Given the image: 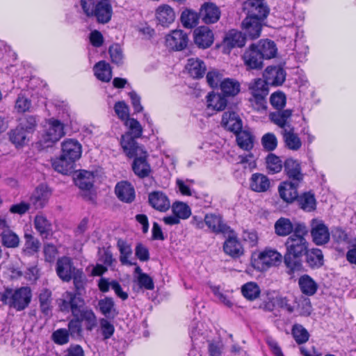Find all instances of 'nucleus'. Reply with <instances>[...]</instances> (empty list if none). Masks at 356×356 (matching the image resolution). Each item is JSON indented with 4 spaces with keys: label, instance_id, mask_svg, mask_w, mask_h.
Returning a JSON list of instances; mask_svg holds the SVG:
<instances>
[{
    "label": "nucleus",
    "instance_id": "338daca9",
    "mask_svg": "<svg viewBox=\"0 0 356 356\" xmlns=\"http://www.w3.org/2000/svg\"><path fill=\"white\" fill-rule=\"evenodd\" d=\"M136 281L140 289L152 290L154 288L153 280L147 274H141L140 276H136Z\"/></svg>",
    "mask_w": 356,
    "mask_h": 356
},
{
    "label": "nucleus",
    "instance_id": "8fccbe9b",
    "mask_svg": "<svg viewBox=\"0 0 356 356\" xmlns=\"http://www.w3.org/2000/svg\"><path fill=\"white\" fill-rule=\"evenodd\" d=\"M298 201L304 211H312L316 209V199L314 194L311 193H305L298 197Z\"/></svg>",
    "mask_w": 356,
    "mask_h": 356
},
{
    "label": "nucleus",
    "instance_id": "f8f14e48",
    "mask_svg": "<svg viewBox=\"0 0 356 356\" xmlns=\"http://www.w3.org/2000/svg\"><path fill=\"white\" fill-rule=\"evenodd\" d=\"M81 145L74 139H67L62 143L61 154L63 157L76 162L81 156Z\"/></svg>",
    "mask_w": 356,
    "mask_h": 356
},
{
    "label": "nucleus",
    "instance_id": "864d4df0",
    "mask_svg": "<svg viewBox=\"0 0 356 356\" xmlns=\"http://www.w3.org/2000/svg\"><path fill=\"white\" fill-rule=\"evenodd\" d=\"M266 167L269 173L275 174L282 170L283 164L280 157L270 154L266 158Z\"/></svg>",
    "mask_w": 356,
    "mask_h": 356
},
{
    "label": "nucleus",
    "instance_id": "bb28decb",
    "mask_svg": "<svg viewBox=\"0 0 356 356\" xmlns=\"http://www.w3.org/2000/svg\"><path fill=\"white\" fill-rule=\"evenodd\" d=\"M147 152L142 155L136 156L132 163V169L134 173L140 178L148 177L151 168L147 161Z\"/></svg>",
    "mask_w": 356,
    "mask_h": 356
},
{
    "label": "nucleus",
    "instance_id": "4c0bfd02",
    "mask_svg": "<svg viewBox=\"0 0 356 356\" xmlns=\"http://www.w3.org/2000/svg\"><path fill=\"white\" fill-rule=\"evenodd\" d=\"M34 227L41 236L47 238L52 231L51 223L42 214L37 215L34 219Z\"/></svg>",
    "mask_w": 356,
    "mask_h": 356
},
{
    "label": "nucleus",
    "instance_id": "c756f323",
    "mask_svg": "<svg viewBox=\"0 0 356 356\" xmlns=\"http://www.w3.org/2000/svg\"><path fill=\"white\" fill-rule=\"evenodd\" d=\"M274 228L279 236H290L296 231V223L293 225L290 219L280 218L275 222Z\"/></svg>",
    "mask_w": 356,
    "mask_h": 356
},
{
    "label": "nucleus",
    "instance_id": "2f4dec72",
    "mask_svg": "<svg viewBox=\"0 0 356 356\" xmlns=\"http://www.w3.org/2000/svg\"><path fill=\"white\" fill-rule=\"evenodd\" d=\"M257 49L264 59L274 58L277 54V49L275 42L270 40H261L255 43Z\"/></svg>",
    "mask_w": 356,
    "mask_h": 356
},
{
    "label": "nucleus",
    "instance_id": "a19ab883",
    "mask_svg": "<svg viewBox=\"0 0 356 356\" xmlns=\"http://www.w3.org/2000/svg\"><path fill=\"white\" fill-rule=\"evenodd\" d=\"M298 284L302 293L307 296L314 295L318 289L316 282L308 275H304L299 278Z\"/></svg>",
    "mask_w": 356,
    "mask_h": 356
},
{
    "label": "nucleus",
    "instance_id": "7ed1b4c3",
    "mask_svg": "<svg viewBox=\"0 0 356 356\" xmlns=\"http://www.w3.org/2000/svg\"><path fill=\"white\" fill-rule=\"evenodd\" d=\"M282 258L284 259V257L277 250L266 248L258 254L257 258L254 259L252 266L255 269L264 271L271 266L279 265Z\"/></svg>",
    "mask_w": 356,
    "mask_h": 356
},
{
    "label": "nucleus",
    "instance_id": "20e7f679",
    "mask_svg": "<svg viewBox=\"0 0 356 356\" xmlns=\"http://www.w3.org/2000/svg\"><path fill=\"white\" fill-rule=\"evenodd\" d=\"M57 302L61 312H71L73 316L77 315L80 312L81 307H83L85 304L81 294L72 291L63 293L61 298L57 300Z\"/></svg>",
    "mask_w": 356,
    "mask_h": 356
},
{
    "label": "nucleus",
    "instance_id": "412c9836",
    "mask_svg": "<svg viewBox=\"0 0 356 356\" xmlns=\"http://www.w3.org/2000/svg\"><path fill=\"white\" fill-rule=\"evenodd\" d=\"M50 196L51 191L48 187L40 185L33 193L30 202L35 209H42L47 204Z\"/></svg>",
    "mask_w": 356,
    "mask_h": 356
},
{
    "label": "nucleus",
    "instance_id": "ddd939ff",
    "mask_svg": "<svg viewBox=\"0 0 356 356\" xmlns=\"http://www.w3.org/2000/svg\"><path fill=\"white\" fill-rule=\"evenodd\" d=\"M193 38L195 44L202 49L209 47L213 42L212 31L205 26H202L195 29L193 31Z\"/></svg>",
    "mask_w": 356,
    "mask_h": 356
},
{
    "label": "nucleus",
    "instance_id": "1a4fd4ad",
    "mask_svg": "<svg viewBox=\"0 0 356 356\" xmlns=\"http://www.w3.org/2000/svg\"><path fill=\"white\" fill-rule=\"evenodd\" d=\"M223 235L226 237L223 245L224 252L232 257L241 256L243 254V248L234 230L230 229V232Z\"/></svg>",
    "mask_w": 356,
    "mask_h": 356
},
{
    "label": "nucleus",
    "instance_id": "393cba45",
    "mask_svg": "<svg viewBox=\"0 0 356 356\" xmlns=\"http://www.w3.org/2000/svg\"><path fill=\"white\" fill-rule=\"evenodd\" d=\"M222 125L227 130L235 134L242 129V122L236 113L225 112L222 118Z\"/></svg>",
    "mask_w": 356,
    "mask_h": 356
},
{
    "label": "nucleus",
    "instance_id": "4be33fe9",
    "mask_svg": "<svg viewBox=\"0 0 356 356\" xmlns=\"http://www.w3.org/2000/svg\"><path fill=\"white\" fill-rule=\"evenodd\" d=\"M112 13L111 0H102L96 3L93 15L99 22L105 24L111 20Z\"/></svg>",
    "mask_w": 356,
    "mask_h": 356
},
{
    "label": "nucleus",
    "instance_id": "f257e3e1",
    "mask_svg": "<svg viewBox=\"0 0 356 356\" xmlns=\"http://www.w3.org/2000/svg\"><path fill=\"white\" fill-rule=\"evenodd\" d=\"M308 229L304 223H296V231L286 240L284 245L286 252L284 255V261L287 268L293 270L298 260L307 253L309 243L306 236Z\"/></svg>",
    "mask_w": 356,
    "mask_h": 356
},
{
    "label": "nucleus",
    "instance_id": "c85d7f7f",
    "mask_svg": "<svg viewBox=\"0 0 356 356\" xmlns=\"http://www.w3.org/2000/svg\"><path fill=\"white\" fill-rule=\"evenodd\" d=\"M118 197L125 202H131L135 198V191L131 184L127 181L118 183L115 188Z\"/></svg>",
    "mask_w": 356,
    "mask_h": 356
},
{
    "label": "nucleus",
    "instance_id": "f03ea898",
    "mask_svg": "<svg viewBox=\"0 0 356 356\" xmlns=\"http://www.w3.org/2000/svg\"><path fill=\"white\" fill-rule=\"evenodd\" d=\"M32 291L29 286L17 289L7 288L1 294V300L17 312L25 309L31 303Z\"/></svg>",
    "mask_w": 356,
    "mask_h": 356
},
{
    "label": "nucleus",
    "instance_id": "a18cd8bd",
    "mask_svg": "<svg viewBox=\"0 0 356 356\" xmlns=\"http://www.w3.org/2000/svg\"><path fill=\"white\" fill-rule=\"evenodd\" d=\"M99 309L102 314L107 318L115 317L118 312L115 308V304L111 298H105L98 302Z\"/></svg>",
    "mask_w": 356,
    "mask_h": 356
},
{
    "label": "nucleus",
    "instance_id": "79ce46f5",
    "mask_svg": "<svg viewBox=\"0 0 356 356\" xmlns=\"http://www.w3.org/2000/svg\"><path fill=\"white\" fill-rule=\"evenodd\" d=\"M30 134L23 127L18 126L10 133V139L16 146L25 145L30 138Z\"/></svg>",
    "mask_w": 356,
    "mask_h": 356
},
{
    "label": "nucleus",
    "instance_id": "0eeeda50",
    "mask_svg": "<svg viewBox=\"0 0 356 356\" xmlns=\"http://www.w3.org/2000/svg\"><path fill=\"white\" fill-rule=\"evenodd\" d=\"M188 42V34L181 29L172 30L165 37V46L172 51H181L186 49Z\"/></svg>",
    "mask_w": 356,
    "mask_h": 356
},
{
    "label": "nucleus",
    "instance_id": "49530a36",
    "mask_svg": "<svg viewBox=\"0 0 356 356\" xmlns=\"http://www.w3.org/2000/svg\"><path fill=\"white\" fill-rule=\"evenodd\" d=\"M238 145L245 150L251 149L253 147V136L246 130H240L236 134Z\"/></svg>",
    "mask_w": 356,
    "mask_h": 356
},
{
    "label": "nucleus",
    "instance_id": "72a5a7b5",
    "mask_svg": "<svg viewBox=\"0 0 356 356\" xmlns=\"http://www.w3.org/2000/svg\"><path fill=\"white\" fill-rule=\"evenodd\" d=\"M52 166L56 171L63 175H68L74 170L75 162L63 157L61 154L58 158L54 160Z\"/></svg>",
    "mask_w": 356,
    "mask_h": 356
},
{
    "label": "nucleus",
    "instance_id": "b1692460",
    "mask_svg": "<svg viewBox=\"0 0 356 356\" xmlns=\"http://www.w3.org/2000/svg\"><path fill=\"white\" fill-rule=\"evenodd\" d=\"M264 77L268 85L278 86L284 82L286 72L284 68H266Z\"/></svg>",
    "mask_w": 356,
    "mask_h": 356
},
{
    "label": "nucleus",
    "instance_id": "ea45409f",
    "mask_svg": "<svg viewBox=\"0 0 356 356\" xmlns=\"http://www.w3.org/2000/svg\"><path fill=\"white\" fill-rule=\"evenodd\" d=\"M248 90L251 96H268L269 93L268 85L261 79H256L249 83Z\"/></svg>",
    "mask_w": 356,
    "mask_h": 356
},
{
    "label": "nucleus",
    "instance_id": "6e6d98bb",
    "mask_svg": "<svg viewBox=\"0 0 356 356\" xmlns=\"http://www.w3.org/2000/svg\"><path fill=\"white\" fill-rule=\"evenodd\" d=\"M193 184L194 180L193 179L179 178L176 179V186L183 195L192 196L193 195L194 191L191 188Z\"/></svg>",
    "mask_w": 356,
    "mask_h": 356
},
{
    "label": "nucleus",
    "instance_id": "37998d69",
    "mask_svg": "<svg viewBox=\"0 0 356 356\" xmlns=\"http://www.w3.org/2000/svg\"><path fill=\"white\" fill-rule=\"evenodd\" d=\"M241 293L247 300L252 301L259 298L261 289L256 282H249L241 286Z\"/></svg>",
    "mask_w": 356,
    "mask_h": 356
},
{
    "label": "nucleus",
    "instance_id": "4468645a",
    "mask_svg": "<svg viewBox=\"0 0 356 356\" xmlns=\"http://www.w3.org/2000/svg\"><path fill=\"white\" fill-rule=\"evenodd\" d=\"M200 15L202 20L205 24H214L219 20L220 11L215 3L205 2L200 7Z\"/></svg>",
    "mask_w": 356,
    "mask_h": 356
},
{
    "label": "nucleus",
    "instance_id": "c03bdc74",
    "mask_svg": "<svg viewBox=\"0 0 356 356\" xmlns=\"http://www.w3.org/2000/svg\"><path fill=\"white\" fill-rule=\"evenodd\" d=\"M74 316L80 321H85L88 330H91L97 324L95 313L92 309L85 308L84 306L81 307L80 312L77 315H74Z\"/></svg>",
    "mask_w": 356,
    "mask_h": 356
},
{
    "label": "nucleus",
    "instance_id": "c9c22d12",
    "mask_svg": "<svg viewBox=\"0 0 356 356\" xmlns=\"http://www.w3.org/2000/svg\"><path fill=\"white\" fill-rule=\"evenodd\" d=\"M304 256L306 257V263L312 268H319L323 265V254L318 248L308 249Z\"/></svg>",
    "mask_w": 356,
    "mask_h": 356
},
{
    "label": "nucleus",
    "instance_id": "e2e57ef3",
    "mask_svg": "<svg viewBox=\"0 0 356 356\" xmlns=\"http://www.w3.org/2000/svg\"><path fill=\"white\" fill-rule=\"evenodd\" d=\"M261 143L265 149L273 151L277 146V139L274 134L267 133L262 136Z\"/></svg>",
    "mask_w": 356,
    "mask_h": 356
},
{
    "label": "nucleus",
    "instance_id": "13d9d810",
    "mask_svg": "<svg viewBox=\"0 0 356 356\" xmlns=\"http://www.w3.org/2000/svg\"><path fill=\"white\" fill-rule=\"evenodd\" d=\"M3 244L7 248H16L19 245V238L17 234L10 231H4L1 234Z\"/></svg>",
    "mask_w": 356,
    "mask_h": 356
},
{
    "label": "nucleus",
    "instance_id": "473e14b6",
    "mask_svg": "<svg viewBox=\"0 0 356 356\" xmlns=\"http://www.w3.org/2000/svg\"><path fill=\"white\" fill-rule=\"evenodd\" d=\"M270 186V180L262 174H253L250 178V187L254 191L266 192L268 190Z\"/></svg>",
    "mask_w": 356,
    "mask_h": 356
},
{
    "label": "nucleus",
    "instance_id": "5701e85b",
    "mask_svg": "<svg viewBox=\"0 0 356 356\" xmlns=\"http://www.w3.org/2000/svg\"><path fill=\"white\" fill-rule=\"evenodd\" d=\"M255 43L252 44L244 52L243 59L248 67H262L264 58L257 49Z\"/></svg>",
    "mask_w": 356,
    "mask_h": 356
},
{
    "label": "nucleus",
    "instance_id": "cd10ccee",
    "mask_svg": "<svg viewBox=\"0 0 356 356\" xmlns=\"http://www.w3.org/2000/svg\"><path fill=\"white\" fill-rule=\"evenodd\" d=\"M245 39L246 38L241 32L232 29L226 33L223 45L228 49L242 47L245 44Z\"/></svg>",
    "mask_w": 356,
    "mask_h": 356
},
{
    "label": "nucleus",
    "instance_id": "39448f33",
    "mask_svg": "<svg viewBox=\"0 0 356 356\" xmlns=\"http://www.w3.org/2000/svg\"><path fill=\"white\" fill-rule=\"evenodd\" d=\"M64 135V124L58 120L50 118L46 122L42 140L47 146H50L58 141Z\"/></svg>",
    "mask_w": 356,
    "mask_h": 356
},
{
    "label": "nucleus",
    "instance_id": "aec40b11",
    "mask_svg": "<svg viewBox=\"0 0 356 356\" xmlns=\"http://www.w3.org/2000/svg\"><path fill=\"white\" fill-rule=\"evenodd\" d=\"M204 223L206 225L216 234H225L230 232V227L224 223L222 217L220 215L214 213H208L204 216Z\"/></svg>",
    "mask_w": 356,
    "mask_h": 356
},
{
    "label": "nucleus",
    "instance_id": "774afa93",
    "mask_svg": "<svg viewBox=\"0 0 356 356\" xmlns=\"http://www.w3.org/2000/svg\"><path fill=\"white\" fill-rule=\"evenodd\" d=\"M271 105L277 109H282L286 104V97L282 92H276L270 95Z\"/></svg>",
    "mask_w": 356,
    "mask_h": 356
},
{
    "label": "nucleus",
    "instance_id": "f704fd0d",
    "mask_svg": "<svg viewBox=\"0 0 356 356\" xmlns=\"http://www.w3.org/2000/svg\"><path fill=\"white\" fill-rule=\"evenodd\" d=\"M292 115V111L286 109L280 111L270 114V120L276 125L282 129H286V127H291L289 124V120Z\"/></svg>",
    "mask_w": 356,
    "mask_h": 356
},
{
    "label": "nucleus",
    "instance_id": "5fc2aeb1",
    "mask_svg": "<svg viewBox=\"0 0 356 356\" xmlns=\"http://www.w3.org/2000/svg\"><path fill=\"white\" fill-rule=\"evenodd\" d=\"M125 125L129 131L124 134H130L134 138H138L142 136L143 127L140 122L134 118H129L125 121Z\"/></svg>",
    "mask_w": 356,
    "mask_h": 356
},
{
    "label": "nucleus",
    "instance_id": "052dcab7",
    "mask_svg": "<svg viewBox=\"0 0 356 356\" xmlns=\"http://www.w3.org/2000/svg\"><path fill=\"white\" fill-rule=\"evenodd\" d=\"M292 334L298 343H303L309 339V333L301 325H295L292 329Z\"/></svg>",
    "mask_w": 356,
    "mask_h": 356
},
{
    "label": "nucleus",
    "instance_id": "f3484780",
    "mask_svg": "<svg viewBox=\"0 0 356 356\" xmlns=\"http://www.w3.org/2000/svg\"><path fill=\"white\" fill-rule=\"evenodd\" d=\"M155 17L159 24L163 27H168L174 22L176 15L171 6L168 4H162L156 8Z\"/></svg>",
    "mask_w": 356,
    "mask_h": 356
},
{
    "label": "nucleus",
    "instance_id": "6e6552de",
    "mask_svg": "<svg viewBox=\"0 0 356 356\" xmlns=\"http://www.w3.org/2000/svg\"><path fill=\"white\" fill-rule=\"evenodd\" d=\"M243 9L246 13V17L254 18L263 22L269 13L268 8L259 0H248L243 3Z\"/></svg>",
    "mask_w": 356,
    "mask_h": 356
},
{
    "label": "nucleus",
    "instance_id": "7c9ffc66",
    "mask_svg": "<svg viewBox=\"0 0 356 356\" xmlns=\"http://www.w3.org/2000/svg\"><path fill=\"white\" fill-rule=\"evenodd\" d=\"M200 17V12L197 13L192 9L186 8L181 14L180 21L184 28L191 29L199 24Z\"/></svg>",
    "mask_w": 356,
    "mask_h": 356
},
{
    "label": "nucleus",
    "instance_id": "6ab92c4d",
    "mask_svg": "<svg viewBox=\"0 0 356 356\" xmlns=\"http://www.w3.org/2000/svg\"><path fill=\"white\" fill-rule=\"evenodd\" d=\"M149 204L154 209L165 212L170 208V201L168 196L161 191H154L148 195Z\"/></svg>",
    "mask_w": 356,
    "mask_h": 356
},
{
    "label": "nucleus",
    "instance_id": "603ef678",
    "mask_svg": "<svg viewBox=\"0 0 356 356\" xmlns=\"http://www.w3.org/2000/svg\"><path fill=\"white\" fill-rule=\"evenodd\" d=\"M172 213L175 214L179 219H187L191 214L190 207L181 202H176L172 205Z\"/></svg>",
    "mask_w": 356,
    "mask_h": 356
},
{
    "label": "nucleus",
    "instance_id": "a211bd4d",
    "mask_svg": "<svg viewBox=\"0 0 356 356\" xmlns=\"http://www.w3.org/2000/svg\"><path fill=\"white\" fill-rule=\"evenodd\" d=\"M299 184L291 181L282 182L278 187L280 197L287 203L293 202L298 197L297 188Z\"/></svg>",
    "mask_w": 356,
    "mask_h": 356
},
{
    "label": "nucleus",
    "instance_id": "9d476101",
    "mask_svg": "<svg viewBox=\"0 0 356 356\" xmlns=\"http://www.w3.org/2000/svg\"><path fill=\"white\" fill-rule=\"evenodd\" d=\"M56 273L63 282H70L78 268H76L69 257H63L56 262Z\"/></svg>",
    "mask_w": 356,
    "mask_h": 356
},
{
    "label": "nucleus",
    "instance_id": "bf43d9fd",
    "mask_svg": "<svg viewBox=\"0 0 356 356\" xmlns=\"http://www.w3.org/2000/svg\"><path fill=\"white\" fill-rule=\"evenodd\" d=\"M275 302L277 307L286 310L289 313H292L295 310L296 302L295 299H289L287 297L275 296Z\"/></svg>",
    "mask_w": 356,
    "mask_h": 356
},
{
    "label": "nucleus",
    "instance_id": "2eb2a0df",
    "mask_svg": "<svg viewBox=\"0 0 356 356\" xmlns=\"http://www.w3.org/2000/svg\"><path fill=\"white\" fill-rule=\"evenodd\" d=\"M263 22L254 18L245 17L242 22V29L246 38L255 40L261 35Z\"/></svg>",
    "mask_w": 356,
    "mask_h": 356
},
{
    "label": "nucleus",
    "instance_id": "9b49d317",
    "mask_svg": "<svg viewBox=\"0 0 356 356\" xmlns=\"http://www.w3.org/2000/svg\"><path fill=\"white\" fill-rule=\"evenodd\" d=\"M135 139L136 138L132 137L130 134L122 136L120 144L124 154L129 158H136L139 155L145 154L146 152L142 147L138 145Z\"/></svg>",
    "mask_w": 356,
    "mask_h": 356
},
{
    "label": "nucleus",
    "instance_id": "a878e982",
    "mask_svg": "<svg viewBox=\"0 0 356 356\" xmlns=\"http://www.w3.org/2000/svg\"><path fill=\"white\" fill-rule=\"evenodd\" d=\"M284 142L286 147L293 151H298L302 147V141L298 135L295 133L294 128L286 127L282 131Z\"/></svg>",
    "mask_w": 356,
    "mask_h": 356
},
{
    "label": "nucleus",
    "instance_id": "58836bf2",
    "mask_svg": "<svg viewBox=\"0 0 356 356\" xmlns=\"http://www.w3.org/2000/svg\"><path fill=\"white\" fill-rule=\"evenodd\" d=\"M51 296V291L47 289H42L38 295L40 310L45 315L49 314L52 309Z\"/></svg>",
    "mask_w": 356,
    "mask_h": 356
},
{
    "label": "nucleus",
    "instance_id": "680f3d73",
    "mask_svg": "<svg viewBox=\"0 0 356 356\" xmlns=\"http://www.w3.org/2000/svg\"><path fill=\"white\" fill-rule=\"evenodd\" d=\"M109 54L113 63L121 65L123 63L124 55L121 47L118 44L111 45L109 48Z\"/></svg>",
    "mask_w": 356,
    "mask_h": 356
},
{
    "label": "nucleus",
    "instance_id": "423d86ee",
    "mask_svg": "<svg viewBox=\"0 0 356 356\" xmlns=\"http://www.w3.org/2000/svg\"><path fill=\"white\" fill-rule=\"evenodd\" d=\"M310 234L312 241L316 245L327 243L330 238V233L327 226L322 220L312 219L310 222Z\"/></svg>",
    "mask_w": 356,
    "mask_h": 356
},
{
    "label": "nucleus",
    "instance_id": "3c124183",
    "mask_svg": "<svg viewBox=\"0 0 356 356\" xmlns=\"http://www.w3.org/2000/svg\"><path fill=\"white\" fill-rule=\"evenodd\" d=\"M118 247L120 252V261L122 264L129 266L136 265V263H133L128 260L129 257L132 253L131 248L129 245H127L124 241L119 240L118 241Z\"/></svg>",
    "mask_w": 356,
    "mask_h": 356
},
{
    "label": "nucleus",
    "instance_id": "e433bc0d",
    "mask_svg": "<svg viewBox=\"0 0 356 356\" xmlns=\"http://www.w3.org/2000/svg\"><path fill=\"white\" fill-rule=\"evenodd\" d=\"M95 176L91 172L82 170L75 178L76 185L83 191H90L94 183Z\"/></svg>",
    "mask_w": 356,
    "mask_h": 356
},
{
    "label": "nucleus",
    "instance_id": "de8ad7c7",
    "mask_svg": "<svg viewBox=\"0 0 356 356\" xmlns=\"http://www.w3.org/2000/svg\"><path fill=\"white\" fill-rule=\"evenodd\" d=\"M220 88L226 96H235L240 92V83L233 79H227L220 83Z\"/></svg>",
    "mask_w": 356,
    "mask_h": 356
},
{
    "label": "nucleus",
    "instance_id": "dca6fc26",
    "mask_svg": "<svg viewBox=\"0 0 356 356\" xmlns=\"http://www.w3.org/2000/svg\"><path fill=\"white\" fill-rule=\"evenodd\" d=\"M284 172L290 179L289 181L300 183L304 179L300 163L298 160L289 158L284 164Z\"/></svg>",
    "mask_w": 356,
    "mask_h": 356
},
{
    "label": "nucleus",
    "instance_id": "69168bd1",
    "mask_svg": "<svg viewBox=\"0 0 356 356\" xmlns=\"http://www.w3.org/2000/svg\"><path fill=\"white\" fill-rule=\"evenodd\" d=\"M72 279H73V282L76 291L75 292L81 294V291L84 289V285L86 283V277L83 271L79 269L76 270Z\"/></svg>",
    "mask_w": 356,
    "mask_h": 356
},
{
    "label": "nucleus",
    "instance_id": "09e8293b",
    "mask_svg": "<svg viewBox=\"0 0 356 356\" xmlns=\"http://www.w3.org/2000/svg\"><path fill=\"white\" fill-rule=\"evenodd\" d=\"M227 105L226 99L219 94L209 93L207 95V106L216 111L223 110Z\"/></svg>",
    "mask_w": 356,
    "mask_h": 356
},
{
    "label": "nucleus",
    "instance_id": "0e129e2a",
    "mask_svg": "<svg viewBox=\"0 0 356 356\" xmlns=\"http://www.w3.org/2000/svg\"><path fill=\"white\" fill-rule=\"evenodd\" d=\"M266 97L264 95L252 96L249 101L254 110L257 111H264L267 108Z\"/></svg>",
    "mask_w": 356,
    "mask_h": 356
},
{
    "label": "nucleus",
    "instance_id": "4d7b16f0",
    "mask_svg": "<svg viewBox=\"0 0 356 356\" xmlns=\"http://www.w3.org/2000/svg\"><path fill=\"white\" fill-rule=\"evenodd\" d=\"M25 243L23 251L26 254H33L38 251L40 242L31 234H25Z\"/></svg>",
    "mask_w": 356,
    "mask_h": 356
}]
</instances>
